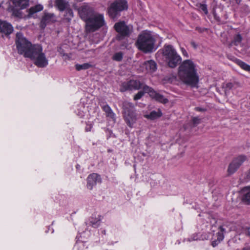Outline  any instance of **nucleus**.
Instances as JSON below:
<instances>
[{"instance_id":"f257e3e1","label":"nucleus","mask_w":250,"mask_h":250,"mask_svg":"<svg viewBox=\"0 0 250 250\" xmlns=\"http://www.w3.org/2000/svg\"><path fill=\"white\" fill-rule=\"evenodd\" d=\"M178 75L180 79L185 83L195 86L198 82L196 73L195 66L190 60L184 61L179 68Z\"/></svg>"},{"instance_id":"f03ea898","label":"nucleus","mask_w":250,"mask_h":250,"mask_svg":"<svg viewBox=\"0 0 250 250\" xmlns=\"http://www.w3.org/2000/svg\"><path fill=\"white\" fill-rule=\"evenodd\" d=\"M155 35L152 32L146 30L139 34L135 45L139 50L149 53L155 50Z\"/></svg>"},{"instance_id":"7ed1b4c3","label":"nucleus","mask_w":250,"mask_h":250,"mask_svg":"<svg viewBox=\"0 0 250 250\" xmlns=\"http://www.w3.org/2000/svg\"><path fill=\"white\" fill-rule=\"evenodd\" d=\"M157 58L162 56L163 59L170 68H175L182 61L180 56L177 53L173 46L170 44H165L156 54Z\"/></svg>"},{"instance_id":"20e7f679","label":"nucleus","mask_w":250,"mask_h":250,"mask_svg":"<svg viewBox=\"0 0 250 250\" xmlns=\"http://www.w3.org/2000/svg\"><path fill=\"white\" fill-rule=\"evenodd\" d=\"M15 44L19 54L27 58L35 44H32L21 32H17L16 35Z\"/></svg>"},{"instance_id":"39448f33","label":"nucleus","mask_w":250,"mask_h":250,"mask_svg":"<svg viewBox=\"0 0 250 250\" xmlns=\"http://www.w3.org/2000/svg\"><path fill=\"white\" fill-rule=\"evenodd\" d=\"M27 58L32 60L34 64L40 68L45 67L48 64V60L40 44L35 45L34 49Z\"/></svg>"},{"instance_id":"423d86ee","label":"nucleus","mask_w":250,"mask_h":250,"mask_svg":"<svg viewBox=\"0 0 250 250\" xmlns=\"http://www.w3.org/2000/svg\"><path fill=\"white\" fill-rule=\"evenodd\" d=\"M27 58L32 60L34 64L40 68L45 67L48 64V60L40 44L35 45L34 49Z\"/></svg>"},{"instance_id":"0eeeda50","label":"nucleus","mask_w":250,"mask_h":250,"mask_svg":"<svg viewBox=\"0 0 250 250\" xmlns=\"http://www.w3.org/2000/svg\"><path fill=\"white\" fill-rule=\"evenodd\" d=\"M123 118L126 124L130 128L134 127L137 120V115L133 104L125 101L123 103Z\"/></svg>"},{"instance_id":"6e6552de","label":"nucleus","mask_w":250,"mask_h":250,"mask_svg":"<svg viewBox=\"0 0 250 250\" xmlns=\"http://www.w3.org/2000/svg\"><path fill=\"white\" fill-rule=\"evenodd\" d=\"M105 24L103 14H93L86 22L85 30L87 32H93L103 27Z\"/></svg>"},{"instance_id":"1a4fd4ad","label":"nucleus","mask_w":250,"mask_h":250,"mask_svg":"<svg viewBox=\"0 0 250 250\" xmlns=\"http://www.w3.org/2000/svg\"><path fill=\"white\" fill-rule=\"evenodd\" d=\"M127 8L128 4L125 0H115L108 8V13L111 18L114 19L119 15L120 12L127 10Z\"/></svg>"},{"instance_id":"9d476101","label":"nucleus","mask_w":250,"mask_h":250,"mask_svg":"<svg viewBox=\"0 0 250 250\" xmlns=\"http://www.w3.org/2000/svg\"><path fill=\"white\" fill-rule=\"evenodd\" d=\"M114 28L118 35L117 39L121 40L123 38L129 37L132 31V28L127 25L125 21H119L114 25Z\"/></svg>"},{"instance_id":"9b49d317","label":"nucleus","mask_w":250,"mask_h":250,"mask_svg":"<svg viewBox=\"0 0 250 250\" xmlns=\"http://www.w3.org/2000/svg\"><path fill=\"white\" fill-rule=\"evenodd\" d=\"M146 86L147 85L139 81L132 80L123 83L121 86V90L125 91L128 90H138L141 88L144 90V87Z\"/></svg>"},{"instance_id":"f8f14e48","label":"nucleus","mask_w":250,"mask_h":250,"mask_svg":"<svg viewBox=\"0 0 250 250\" xmlns=\"http://www.w3.org/2000/svg\"><path fill=\"white\" fill-rule=\"evenodd\" d=\"M246 160L247 158L244 155H240L235 158L229 166L228 169L229 174L231 175L234 173Z\"/></svg>"},{"instance_id":"ddd939ff","label":"nucleus","mask_w":250,"mask_h":250,"mask_svg":"<svg viewBox=\"0 0 250 250\" xmlns=\"http://www.w3.org/2000/svg\"><path fill=\"white\" fill-rule=\"evenodd\" d=\"M78 10L80 18L85 23L93 14L94 12L93 8L87 4H83L80 7Z\"/></svg>"},{"instance_id":"4468645a","label":"nucleus","mask_w":250,"mask_h":250,"mask_svg":"<svg viewBox=\"0 0 250 250\" xmlns=\"http://www.w3.org/2000/svg\"><path fill=\"white\" fill-rule=\"evenodd\" d=\"M144 90L145 92L149 94V96L157 101L163 104H166L168 100L165 98L162 95L155 91L152 88L148 86L144 87Z\"/></svg>"},{"instance_id":"2eb2a0df","label":"nucleus","mask_w":250,"mask_h":250,"mask_svg":"<svg viewBox=\"0 0 250 250\" xmlns=\"http://www.w3.org/2000/svg\"><path fill=\"white\" fill-rule=\"evenodd\" d=\"M13 31V27L10 23L0 20V38L8 37Z\"/></svg>"},{"instance_id":"dca6fc26","label":"nucleus","mask_w":250,"mask_h":250,"mask_svg":"<svg viewBox=\"0 0 250 250\" xmlns=\"http://www.w3.org/2000/svg\"><path fill=\"white\" fill-rule=\"evenodd\" d=\"M56 21L55 15L51 13L44 12L40 22V27L44 29L47 24L53 23Z\"/></svg>"},{"instance_id":"f3484780","label":"nucleus","mask_w":250,"mask_h":250,"mask_svg":"<svg viewBox=\"0 0 250 250\" xmlns=\"http://www.w3.org/2000/svg\"><path fill=\"white\" fill-rule=\"evenodd\" d=\"M101 182V178L100 175L95 173H92L87 178V187L91 190L98 183Z\"/></svg>"},{"instance_id":"a211bd4d","label":"nucleus","mask_w":250,"mask_h":250,"mask_svg":"<svg viewBox=\"0 0 250 250\" xmlns=\"http://www.w3.org/2000/svg\"><path fill=\"white\" fill-rule=\"evenodd\" d=\"M241 86L240 83L237 82H228L224 83L222 87L224 89L225 95H228L229 94L230 91L233 89L237 88Z\"/></svg>"},{"instance_id":"6ab92c4d","label":"nucleus","mask_w":250,"mask_h":250,"mask_svg":"<svg viewBox=\"0 0 250 250\" xmlns=\"http://www.w3.org/2000/svg\"><path fill=\"white\" fill-rule=\"evenodd\" d=\"M144 66L146 69L147 72L153 73L157 69L156 63L153 60H150L144 62Z\"/></svg>"},{"instance_id":"aec40b11","label":"nucleus","mask_w":250,"mask_h":250,"mask_svg":"<svg viewBox=\"0 0 250 250\" xmlns=\"http://www.w3.org/2000/svg\"><path fill=\"white\" fill-rule=\"evenodd\" d=\"M55 4L60 11H63L69 7V2L67 0H56Z\"/></svg>"},{"instance_id":"412c9836","label":"nucleus","mask_w":250,"mask_h":250,"mask_svg":"<svg viewBox=\"0 0 250 250\" xmlns=\"http://www.w3.org/2000/svg\"><path fill=\"white\" fill-rule=\"evenodd\" d=\"M102 109L105 112L106 117L110 118L113 121L116 120L115 114L110 107L107 104L101 105Z\"/></svg>"},{"instance_id":"4be33fe9","label":"nucleus","mask_w":250,"mask_h":250,"mask_svg":"<svg viewBox=\"0 0 250 250\" xmlns=\"http://www.w3.org/2000/svg\"><path fill=\"white\" fill-rule=\"evenodd\" d=\"M230 60L235 62L238 64L241 68L250 73V65L242 61L237 59L234 57L230 58Z\"/></svg>"},{"instance_id":"5701e85b","label":"nucleus","mask_w":250,"mask_h":250,"mask_svg":"<svg viewBox=\"0 0 250 250\" xmlns=\"http://www.w3.org/2000/svg\"><path fill=\"white\" fill-rule=\"evenodd\" d=\"M15 7L20 9L26 8L29 5V0H11Z\"/></svg>"},{"instance_id":"b1692460","label":"nucleus","mask_w":250,"mask_h":250,"mask_svg":"<svg viewBox=\"0 0 250 250\" xmlns=\"http://www.w3.org/2000/svg\"><path fill=\"white\" fill-rule=\"evenodd\" d=\"M243 201L247 204H250V186L246 187L242 189Z\"/></svg>"},{"instance_id":"393cba45","label":"nucleus","mask_w":250,"mask_h":250,"mask_svg":"<svg viewBox=\"0 0 250 250\" xmlns=\"http://www.w3.org/2000/svg\"><path fill=\"white\" fill-rule=\"evenodd\" d=\"M63 16V20L66 22H69L74 17L73 10L70 7L65 9Z\"/></svg>"},{"instance_id":"a878e982","label":"nucleus","mask_w":250,"mask_h":250,"mask_svg":"<svg viewBox=\"0 0 250 250\" xmlns=\"http://www.w3.org/2000/svg\"><path fill=\"white\" fill-rule=\"evenodd\" d=\"M43 8V6L40 4L30 7L29 9V15L31 16L37 12L42 11Z\"/></svg>"},{"instance_id":"bb28decb","label":"nucleus","mask_w":250,"mask_h":250,"mask_svg":"<svg viewBox=\"0 0 250 250\" xmlns=\"http://www.w3.org/2000/svg\"><path fill=\"white\" fill-rule=\"evenodd\" d=\"M242 37L239 34L235 35L234 36L233 41L231 42L229 45L231 46L232 45H234L237 46L240 44L242 42Z\"/></svg>"},{"instance_id":"cd10ccee","label":"nucleus","mask_w":250,"mask_h":250,"mask_svg":"<svg viewBox=\"0 0 250 250\" xmlns=\"http://www.w3.org/2000/svg\"><path fill=\"white\" fill-rule=\"evenodd\" d=\"M93 66L90 63H84L82 64H76L75 67L77 70L80 71L81 70H86Z\"/></svg>"},{"instance_id":"c85d7f7f","label":"nucleus","mask_w":250,"mask_h":250,"mask_svg":"<svg viewBox=\"0 0 250 250\" xmlns=\"http://www.w3.org/2000/svg\"><path fill=\"white\" fill-rule=\"evenodd\" d=\"M161 112L159 110L158 111H153L149 115H147V118L151 120H154L161 117Z\"/></svg>"},{"instance_id":"c756f323","label":"nucleus","mask_w":250,"mask_h":250,"mask_svg":"<svg viewBox=\"0 0 250 250\" xmlns=\"http://www.w3.org/2000/svg\"><path fill=\"white\" fill-rule=\"evenodd\" d=\"M196 6L200 9V10L203 12L205 14L207 15L208 14L207 4L204 3H198L196 4Z\"/></svg>"},{"instance_id":"7c9ffc66","label":"nucleus","mask_w":250,"mask_h":250,"mask_svg":"<svg viewBox=\"0 0 250 250\" xmlns=\"http://www.w3.org/2000/svg\"><path fill=\"white\" fill-rule=\"evenodd\" d=\"M123 58V53L122 52H119L115 53L112 56L113 60L120 62L121 61Z\"/></svg>"},{"instance_id":"2f4dec72","label":"nucleus","mask_w":250,"mask_h":250,"mask_svg":"<svg viewBox=\"0 0 250 250\" xmlns=\"http://www.w3.org/2000/svg\"><path fill=\"white\" fill-rule=\"evenodd\" d=\"M90 223L93 228H98L100 225L101 219L98 218L94 219L93 218H91Z\"/></svg>"},{"instance_id":"473e14b6","label":"nucleus","mask_w":250,"mask_h":250,"mask_svg":"<svg viewBox=\"0 0 250 250\" xmlns=\"http://www.w3.org/2000/svg\"><path fill=\"white\" fill-rule=\"evenodd\" d=\"M145 93L146 92L144 90H143V91H140L138 92L136 95H135L134 100L136 101L140 99L143 97Z\"/></svg>"},{"instance_id":"72a5a7b5","label":"nucleus","mask_w":250,"mask_h":250,"mask_svg":"<svg viewBox=\"0 0 250 250\" xmlns=\"http://www.w3.org/2000/svg\"><path fill=\"white\" fill-rule=\"evenodd\" d=\"M216 235L217 237V239L220 241V242L222 241L224 238V235L222 232L218 231L216 233Z\"/></svg>"},{"instance_id":"f704fd0d","label":"nucleus","mask_w":250,"mask_h":250,"mask_svg":"<svg viewBox=\"0 0 250 250\" xmlns=\"http://www.w3.org/2000/svg\"><path fill=\"white\" fill-rule=\"evenodd\" d=\"M192 122L194 125H198L200 123V119L198 117H194L192 119Z\"/></svg>"},{"instance_id":"c9c22d12","label":"nucleus","mask_w":250,"mask_h":250,"mask_svg":"<svg viewBox=\"0 0 250 250\" xmlns=\"http://www.w3.org/2000/svg\"><path fill=\"white\" fill-rule=\"evenodd\" d=\"M181 51H182V54L183 55V56H184L185 57H186L187 58L188 57V54L187 51L186 50V49H185L184 48H181Z\"/></svg>"},{"instance_id":"e433bc0d","label":"nucleus","mask_w":250,"mask_h":250,"mask_svg":"<svg viewBox=\"0 0 250 250\" xmlns=\"http://www.w3.org/2000/svg\"><path fill=\"white\" fill-rule=\"evenodd\" d=\"M220 242V241H219L218 240H214L211 243V245L213 247H216V246H217L218 245V244Z\"/></svg>"},{"instance_id":"4c0bfd02","label":"nucleus","mask_w":250,"mask_h":250,"mask_svg":"<svg viewBox=\"0 0 250 250\" xmlns=\"http://www.w3.org/2000/svg\"><path fill=\"white\" fill-rule=\"evenodd\" d=\"M92 125H87L85 127V131L88 132L90 131L91 129Z\"/></svg>"},{"instance_id":"58836bf2","label":"nucleus","mask_w":250,"mask_h":250,"mask_svg":"<svg viewBox=\"0 0 250 250\" xmlns=\"http://www.w3.org/2000/svg\"><path fill=\"white\" fill-rule=\"evenodd\" d=\"M195 110L197 111H204L205 110V109L200 107H196Z\"/></svg>"},{"instance_id":"ea45409f","label":"nucleus","mask_w":250,"mask_h":250,"mask_svg":"<svg viewBox=\"0 0 250 250\" xmlns=\"http://www.w3.org/2000/svg\"><path fill=\"white\" fill-rule=\"evenodd\" d=\"M220 231L219 232H222L223 234L226 232V230L222 226H220L219 227Z\"/></svg>"},{"instance_id":"a19ab883","label":"nucleus","mask_w":250,"mask_h":250,"mask_svg":"<svg viewBox=\"0 0 250 250\" xmlns=\"http://www.w3.org/2000/svg\"><path fill=\"white\" fill-rule=\"evenodd\" d=\"M198 239V238H197L196 236H194L193 237H191L189 241H194V240H197Z\"/></svg>"},{"instance_id":"79ce46f5","label":"nucleus","mask_w":250,"mask_h":250,"mask_svg":"<svg viewBox=\"0 0 250 250\" xmlns=\"http://www.w3.org/2000/svg\"><path fill=\"white\" fill-rule=\"evenodd\" d=\"M191 45L194 48H196L197 47V45L195 43V42H191Z\"/></svg>"},{"instance_id":"37998d69","label":"nucleus","mask_w":250,"mask_h":250,"mask_svg":"<svg viewBox=\"0 0 250 250\" xmlns=\"http://www.w3.org/2000/svg\"><path fill=\"white\" fill-rule=\"evenodd\" d=\"M242 250H250V247L247 246V247H244L242 249Z\"/></svg>"},{"instance_id":"c03bdc74","label":"nucleus","mask_w":250,"mask_h":250,"mask_svg":"<svg viewBox=\"0 0 250 250\" xmlns=\"http://www.w3.org/2000/svg\"><path fill=\"white\" fill-rule=\"evenodd\" d=\"M247 234L250 236V231L248 230L247 232Z\"/></svg>"},{"instance_id":"a18cd8bd","label":"nucleus","mask_w":250,"mask_h":250,"mask_svg":"<svg viewBox=\"0 0 250 250\" xmlns=\"http://www.w3.org/2000/svg\"><path fill=\"white\" fill-rule=\"evenodd\" d=\"M248 176L250 178V170H249V171L248 172Z\"/></svg>"},{"instance_id":"49530a36","label":"nucleus","mask_w":250,"mask_h":250,"mask_svg":"<svg viewBox=\"0 0 250 250\" xmlns=\"http://www.w3.org/2000/svg\"><path fill=\"white\" fill-rule=\"evenodd\" d=\"M102 232L105 234V230H104L103 231H102Z\"/></svg>"}]
</instances>
